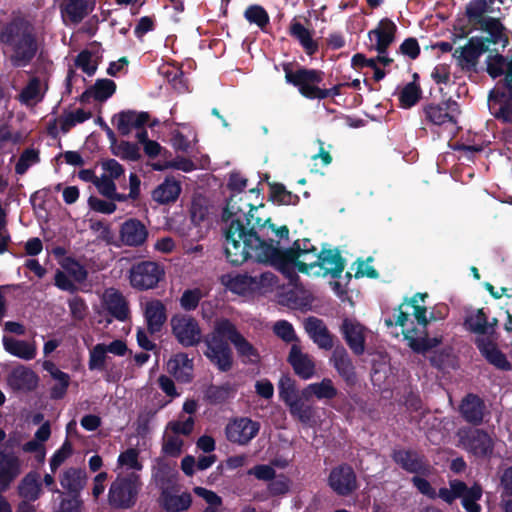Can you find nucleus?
Here are the masks:
<instances>
[{"instance_id": "nucleus-1", "label": "nucleus", "mask_w": 512, "mask_h": 512, "mask_svg": "<svg viewBox=\"0 0 512 512\" xmlns=\"http://www.w3.org/2000/svg\"><path fill=\"white\" fill-rule=\"evenodd\" d=\"M260 204L259 207H263ZM258 206L248 203L242 196H231L222 210L221 220L226 224L224 230V253L227 261L233 266H240L252 260L256 263L269 264L259 260L260 248L253 238L267 245H275L272 239L266 240L263 230L268 227L279 240H289V228L286 225L277 227L267 218L262 220L254 216Z\"/></svg>"}, {"instance_id": "nucleus-2", "label": "nucleus", "mask_w": 512, "mask_h": 512, "mask_svg": "<svg viewBox=\"0 0 512 512\" xmlns=\"http://www.w3.org/2000/svg\"><path fill=\"white\" fill-rule=\"evenodd\" d=\"M0 44L14 68L28 66L38 52L34 25L24 17H14L0 30Z\"/></svg>"}, {"instance_id": "nucleus-3", "label": "nucleus", "mask_w": 512, "mask_h": 512, "mask_svg": "<svg viewBox=\"0 0 512 512\" xmlns=\"http://www.w3.org/2000/svg\"><path fill=\"white\" fill-rule=\"evenodd\" d=\"M260 248L258 254L259 260L268 261L269 265L281 272L285 277L291 278L294 275V269L300 273L308 274L309 271L317 267L320 259V251L316 247L309 251L299 253V243L293 242L288 248L279 247L280 241L276 245H267L260 242L258 238H253Z\"/></svg>"}, {"instance_id": "nucleus-4", "label": "nucleus", "mask_w": 512, "mask_h": 512, "mask_svg": "<svg viewBox=\"0 0 512 512\" xmlns=\"http://www.w3.org/2000/svg\"><path fill=\"white\" fill-rule=\"evenodd\" d=\"M228 318L215 322L213 330L204 336V355L220 372H228L234 365V356L228 340Z\"/></svg>"}, {"instance_id": "nucleus-5", "label": "nucleus", "mask_w": 512, "mask_h": 512, "mask_svg": "<svg viewBox=\"0 0 512 512\" xmlns=\"http://www.w3.org/2000/svg\"><path fill=\"white\" fill-rule=\"evenodd\" d=\"M403 304H407L413 308V315L421 328L412 327L403 331L404 339L407 340L411 350L418 354H426L433 348L442 343L443 337H429L428 325L429 316H427V308L419 305L417 300L405 298Z\"/></svg>"}, {"instance_id": "nucleus-6", "label": "nucleus", "mask_w": 512, "mask_h": 512, "mask_svg": "<svg viewBox=\"0 0 512 512\" xmlns=\"http://www.w3.org/2000/svg\"><path fill=\"white\" fill-rule=\"evenodd\" d=\"M282 70L285 73V81L296 87L299 93L310 100H318L321 87L319 84L324 79V72L318 69L298 67L293 70V62H283Z\"/></svg>"}, {"instance_id": "nucleus-7", "label": "nucleus", "mask_w": 512, "mask_h": 512, "mask_svg": "<svg viewBox=\"0 0 512 512\" xmlns=\"http://www.w3.org/2000/svg\"><path fill=\"white\" fill-rule=\"evenodd\" d=\"M141 487L140 476L134 472L118 475L109 487L108 504L113 509L126 510L134 507Z\"/></svg>"}, {"instance_id": "nucleus-8", "label": "nucleus", "mask_w": 512, "mask_h": 512, "mask_svg": "<svg viewBox=\"0 0 512 512\" xmlns=\"http://www.w3.org/2000/svg\"><path fill=\"white\" fill-rule=\"evenodd\" d=\"M128 272L131 287L138 291L154 289L165 278L164 266L152 260L137 261Z\"/></svg>"}, {"instance_id": "nucleus-9", "label": "nucleus", "mask_w": 512, "mask_h": 512, "mask_svg": "<svg viewBox=\"0 0 512 512\" xmlns=\"http://www.w3.org/2000/svg\"><path fill=\"white\" fill-rule=\"evenodd\" d=\"M487 103L497 121L512 125V84L500 79L489 91Z\"/></svg>"}, {"instance_id": "nucleus-10", "label": "nucleus", "mask_w": 512, "mask_h": 512, "mask_svg": "<svg viewBox=\"0 0 512 512\" xmlns=\"http://www.w3.org/2000/svg\"><path fill=\"white\" fill-rule=\"evenodd\" d=\"M171 333L177 342L185 347H196L203 341L198 321L187 314H175L170 319Z\"/></svg>"}, {"instance_id": "nucleus-11", "label": "nucleus", "mask_w": 512, "mask_h": 512, "mask_svg": "<svg viewBox=\"0 0 512 512\" xmlns=\"http://www.w3.org/2000/svg\"><path fill=\"white\" fill-rule=\"evenodd\" d=\"M463 448L479 459L490 458L494 451V440L484 429L463 428L458 432Z\"/></svg>"}, {"instance_id": "nucleus-12", "label": "nucleus", "mask_w": 512, "mask_h": 512, "mask_svg": "<svg viewBox=\"0 0 512 512\" xmlns=\"http://www.w3.org/2000/svg\"><path fill=\"white\" fill-rule=\"evenodd\" d=\"M423 120L434 126H448L457 129V117L460 114V107L457 101L444 100L440 103H427L422 107Z\"/></svg>"}, {"instance_id": "nucleus-13", "label": "nucleus", "mask_w": 512, "mask_h": 512, "mask_svg": "<svg viewBox=\"0 0 512 512\" xmlns=\"http://www.w3.org/2000/svg\"><path fill=\"white\" fill-rule=\"evenodd\" d=\"M390 456L396 465L413 476L416 474L431 476L433 473L434 468L427 457L415 449L395 448Z\"/></svg>"}, {"instance_id": "nucleus-14", "label": "nucleus", "mask_w": 512, "mask_h": 512, "mask_svg": "<svg viewBox=\"0 0 512 512\" xmlns=\"http://www.w3.org/2000/svg\"><path fill=\"white\" fill-rule=\"evenodd\" d=\"M328 486L338 496L347 497L358 488L357 476L353 467L347 463L333 467L329 473Z\"/></svg>"}, {"instance_id": "nucleus-15", "label": "nucleus", "mask_w": 512, "mask_h": 512, "mask_svg": "<svg viewBox=\"0 0 512 512\" xmlns=\"http://www.w3.org/2000/svg\"><path fill=\"white\" fill-rule=\"evenodd\" d=\"M259 430V422L248 417H235L227 423L225 435L229 442L245 446L257 436Z\"/></svg>"}, {"instance_id": "nucleus-16", "label": "nucleus", "mask_w": 512, "mask_h": 512, "mask_svg": "<svg viewBox=\"0 0 512 512\" xmlns=\"http://www.w3.org/2000/svg\"><path fill=\"white\" fill-rule=\"evenodd\" d=\"M167 467L159 469L157 481L161 484V492L159 496V504L166 512H182L190 508L192 504V496L189 492H183L181 495L172 493L169 487H164L169 482L166 476Z\"/></svg>"}, {"instance_id": "nucleus-17", "label": "nucleus", "mask_w": 512, "mask_h": 512, "mask_svg": "<svg viewBox=\"0 0 512 512\" xmlns=\"http://www.w3.org/2000/svg\"><path fill=\"white\" fill-rule=\"evenodd\" d=\"M228 340L234 346L237 356L243 364L257 365L260 363L261 356L258 349L250 343L237 329L236 325L228 319Z\"/></svg>"}, {"instance_id": "nucleus-18", "label": "nucleus", "mask_w": 512, "mask_h": 512, "mask_svg": "<svg viewBox=\"0 0 512 512\" xmlns=\"http://www.w3.org/2000/svg\"><path fill=\"white\" fill-rule=\"evenodd\" d=\"M304 330L312 342L321 350L330 351L336 345L335 335L330 332L324 320L309 316L303 322Z\"/></svg>"}, {"instance_id": "nucleus-19", "label": "nucleus", "mask_w": 512, "mask_h": 512, "mask_svg": "<svg viewBox=\"0 0 512 512\" xmlns=\"http://www.w3.org/2000/svg\"><path fill=\"white\" fill-rule=\"evenodd\" d=\"M340 332L346 344L356 356L365 352L366 327L355 319L345 317L340 325Z\"/></svg>"}, {"instance_id": "nucleus-20", "label": "nucleus", "mask_w": 512, "mask_h": 512, "mask_svg": "<svg viewBox=\"0 0 512 512\" xmlns=\"http://www.w3.org/2000/svg\"><path fill=\"white\" fill-rule=\"evenodd\" d=\"M330 363L348 386L356 384L357 373L355 366L348 351L341 343L336 344L333 348Z\"/></svg>"}, {"instance_id": "nucleus-21", "label": "nucleus", "mask_w": 512, "mask_h": 512, "mask_svg": "<svg viewBox=\"0 0 512 512\" xmlns=\"http://www.w3.org/2000/svg\"><path fill=\"white\" fill-rule=\"evenodd\" d=\"M475 345L486 361L501 371H511L512 364L506 355L497 347V344L489 337H477Z\"/></svg>"}, {"instance_id": "nucleus-22", "label": "nucleus", "mask_w": 512, "mask_h": 512, "mask_svg": "<svg viewBox=\"0 0 512 512\" xmlns=\"http://www.w3.org/2000/svg\"><path fill=\"white\" fill-rule=\"evenodd\" d=\"M287 362L293 368L294 373L303 380L311 379L315 375L316 365L313 358L304 353L298 344H292Z\"/></svg>"}, {"instance_id": "nucleus-23", "label": "nucleus", "mask_w": 512, "mask_h": 512, "mask_svg": "<svg viewBox=\"0 0 512 512\" xmlns=\"http://www.w3.org/2000/svg\"><path fill=\"white\" fill-rule=\"evenodd\" d=\"M119 237L124 245L139 247L146 242L148 230L139 219L129 218L121 224Z\"/></svg>"}, {"instance_id": "nucleus-24", "label": "nucleus", "mask_w": 512, "mask_h": 512, "mask_svg": "<svg viewBox=\"0 0 512 512\" xmlns=\"http://www.w3.org/2000/svg\"><path fill=\"white\" fill-rule=\"evenodd\" d=\"M22 463L15 453L0 450V490H8L21 474Z\"/></svg>"}, {"instance_id": "nucleus-25", "label": "nucleus", "mask_w": 512, "mask_h": 512, "mask_svg": "<svg viewBox=\"0 0 512 512\" xmlns=\"http://www.w3.org/2000/svg\"><path fill=\"white\" fill-rule=\"evenodd\" d=\"M486 405L484 400L474 393H468L459 406L462 418L469 424L479 426L484 419Z\"/></svg>"}, {"instance_id": "nucleus-26", "label": "nucleus", "mask_w": 512, "mask_h": 512, "mask_svg": "<svg viewBox=\"0 0 512 512\" xmlns=\"http://www.w3.org/2000/svg\"><path fill=\"white\" fill-rule=\"evenodd\" d=\"M148 112H136L134 110H125L114 115L112 121L115 123L118 132L122 136H128L133 129L143 128L149 121Z\"/></svg>"}, {"instance_id": "nucleus-27", "label": "nucleus", "mask_w": 512, "mask_h": 512, "mask_svg": "<svg viewBox=\"0 0 512 512\" xmlns=\"http://www.w3.org/2000/svg\"><path fill=\"white\" fill-rule=\"evenodd\" d=\"M397 32L396 24L389 18H383L375 29L369 31L368 36L376 39L374 49L379 54H387L389 46L395 41Z\"/></svg>"}, {"instance_id": "nucleus-28", "label": "nucleus", "mask_w": 512, "mask_h": 512, "mask_svg": "<svg viewBox=\"0 0 512 512\" xmlns=\"http://www.w3.org/2000/svg\"><path fill=\"white\" fill-rule=\"evenodd\" d=\"M17 494L21 501L33 503L40 499L43 494L41 475L39 472L29 471L18 483Z\"/></svg>"}, {"instance_id": "nucleus-29", "label": "nucleus", "mask_w": 512, "mask_h": 512, "mask_svg": "<svg viewBox=\"0 0 512 512\" xmlns=\"http://www.w3.org/2000/svg\"><path fill=\"white\" fill-rule=\"evenodd\" d=\"M346 266V260L342 257L340 251L335 249H325L320 251V259L317 267L323 270V275H330L333 279L341 277Z\"/></svg>"}, {"instance_id": "nucleus-30", "label": "nucleus", "mask_w": 512, "mask_h": 512, "mask_svg": "<svg viewBox=\"0 0 512 512\" xmlns=\"http://www.w3.org/2000/svg\"><path fill=\"white\" fill-rule=\"evenodd\" d=\"M104 304L108 313L116 320L124 322L129 319V303L119 290L107 291L104 295Z\"/></svg>"}, {"instance_id": "nucleus-31", "label": "nucleus", "mask_w": 512, "mask_h": 512, "mask_svg": "<svg viewBox=\"0 0 512 512\" xmlns=\"http://www.w3.org/2000/svg\"><path fill=\"white\" fill-rule=\"evenodd\" d=\"M487 51H490L489 46L485 45L482 39L471 37L460 51L459 60L462 62V67L469 71H475L479 57Z\"/></svg>"}, {"instance_id": "nucleus-32", "label": "nucleus", "mask_w": 512, "mask_h": 512, "mask_svg": "<svg viewBox=\"0 0 512 512\" xmlns=\"http://www.w3.org/2000/svg\"><path fill=\"white\" fill-rule=\"evenodd\" d=\"M144 318L150 334L159 333L167 320L166 307L162 301L155 299L148 301L145 306Z\"/></svg>"}, {"instance_id": "nucleus-33", "label": "nucleus", "mask_w": 512, "mask_h": 512, "mask_svg": "<svg viewBox=\"0 0 512 512\" xmlns=\"http://www.w3.org/2000/svg\"><path fill=\"white\" fill-rule=\"evenodd\" d=\"M168 371L178 381L189 383L193 379V359L189 358L187 353L180 352L175 354L167 364Z\"/></svg>"}, {"instance_id": "nucleus-34", "label": "nucleus", "mask_w": 512, "mask_h": 512, "mask_svg": "<svg viewBox=\"0 0 512 512\" xmlns=\"http://www.w3.org/2000/svg\"><path fill=\"white\" fill-rule=\"evenodd\" d=\"M181 191V183L174 177L167 176L164 181L152 191L151 196L158 204L167 205L176 202Z\"/></svg>"}, {"instance_id": "nucleus-35", "label": "nucleus", "mask_w": 512, "mask_h": 512, "mask_svg": "<svg viewBox=\"0 0 512 512\" xmlns=\"http://www.w3.org/2000/svg\"><path fill=\"white\" fill-rule=\"evenodd\" d=\"M495 0H471L465 8V16L472 29L489 18L493 12Z\"/></svg>"}, {"instance_id": "nucleus-36", "label": "nucleus", "mask_w": 512, "mask_h": 512, "mask_svg": "<svg viewBox=\"0 0 512 512\" xmlns=\"http://www.w3.org/2000/svg\"><path fill=\"white\" fill-rule=\"evenodd\" d=\"M488 34L487 37H479L485 45L502 43L505 46L508 43V37L505 35V27L499 18L489 17L474 28Z\"/></svg>"}, {"instance_id": "nucleus-37", "label": "nucleus", "mask_w": 512, "mask_h": 512, "mask_svg": "<svg viewBox=\"0 0 512 512\" xmlns=\"http://www.w3.org/2000/svg\"><path fill=\"white\" fill-rule=\"evenodd\" d=\"M37 374L26 367L14 369L8 378V383L16 391H33L38 385Z\"/></svg>"}, {"instance_id": "nucleus-38", "label": "nucleus", "mask_w": 512, "mask_h": 512, "mask_svg": "<svg viewBox=\"0 0 512 512\" xmlns=\"http://www.w3.org/2000/svg\"><path fill=\"white\" fill-rule=\"evenodd\" d=\"M86 472L80 468H68L60 476V484L68 495L80 496L86 485Z\"/></svg>"}, {"instance_id": "nucleus-39", "label": "nucleus", "mask_w": 512, "mask_h": 512, "mask_svg": "<svg viewBox=\"0 0 512 512\" xmlns=\"http://www.w3.org/2000/svg\"><path fill=\"white\" fill-rule=\"evenodd\" d=\"M289 34L300 43L307 55L313 56L318 52L317 41L313 40L312 32L302 23L296 20L292 21L289 26Z\"/></svg>"}, {"instance_id": "nucleus-40", "label": "nucleus", "mask_w": 512, "mask_h": 512, "mask_svg": "<svg viewBox=\"0 0 512 512\" xmlns=\"http://www.w3.org/2000/svg\"><path fill=\"white\" fill-rule=\"evenodd\" d=\"M286 406L289 409L290 415L301 424L312 426L315 423L316 410L312 405L307 404L300 398H296L286 404Z\"/></svg>"}, {"instance_id": "nucleus-41", "label": "nucleus", "mask_w": 512, "mask_h": 512, "mask_svg": "<svg viewBox=\"0 0 512 512\" xmlns=\"http://www.w3.org/2000/svg\"><path fill=\"white\" fill-rule=\"evenodd\" d=\"M235 392V387L229 382L222 385L211 384L205 390L204 398L211 405H221L233 397Z\"/></svg>"}, {"instance_id": "nucleus-42", "label": "nucleus", "mask_w": 512, "mask_h": 512, "mask_svg": "<svg viewBox=\"0 0 512 512\" xmlns=\"http://www.w3.org/2000/svg\"><path fill=\"white\" fill-rule=\"evenodd\" d=\"M465 329L480 336L487 335L488 315L483 308L468 312L463 323Z\"/></svg>"}, {"instance_id": "nucleus-43", "label": "nucleus", "mask_w": 512, "mask_h": 512, "mask_svg": "<svg viewBox=\"0 0 512 512\" xmlns=\"http://www.w3.org/2000/svg\"><path fill=\"white\" fill-rule=\"evenodd\" d=\"M510 63L511 58H508L507 56L498 53L496 50H493L490 51V54L487 56L486 71L488 75L493 79L499 78L501 76L504 78L509 71Z\"/></svg>"}, {"instance_id": "nucleus-44", "label": "nucleus", "mask_w": 512, "mask_h": 512, "mask_svg": "<svg viewBox=\"0 0 512 512\" xmlns=\"http://www.w3.org/2000/svg\"><path fill=\"white\" fill-rule=\"evenodd\" d=\"M268 200L277 205H297L300 198L297 194L288 191L284 184L273 182L269 183Z\"/></svg>"}, {"instance_id": "nucleus-45", "label": "nucleus", "mask_w": 512, "mask_h": 512, "mask_svg": "<svg viewBox=\"0 0 512 512\" xmlns=\"http://www.w3.org/2000/svg\"><path fill=\"white\" fill-rule=\"evenodd\" d=\"M3 345L8 353L21 359L31 360L36 355L35 348L23 340L5 336L3 337Z\"/></svg>"}, {"instance_id": "nucleus-46", "label": "nucleus", "mask_w": 512, "mask_h": 512, "mask_svg": "<svg viewBox=\"0 0 512 512\" xmlns=\"http://www.w3.org/2000/svg\"><path fill=\"white\" fill-rule=\"evenodd\" d=\"M61 13L72 23H80L89 13L87 0H67L61 5Z\"/></svg>"}, {"instance_id": "nucleus-47", "label": "nucleus", "mask_w": 512, "mask_h": 512, "mask_svg": "<svg viewBox=\"0 0 512 512\" xmlns=\"http://www.w3.org/2000/svg\"><path fill=\"white\" fill-rule=\"evenodd\" d=\"M414 81L406 84L399 93L400 106L404 109H410L415 106L422 98V89L420 85L415 81L418 78V74H414Z\"/></svg>"}, {"instance_id": "nucleus-48", "label": "nucleus", "mask_w": 512, "mask_h": 512, "mask_svg": "<svg viewBox=\"0 0 512 512\" xmlns=\"http://www.w3.org/2000/svg\"><path fill=\"white\" fill-rule=\"evenodd\" d=\"M111 150L115 156L124 160L138 161L141 158L138 145L129 141L123 140L119 144L116 142L114 145H111Z\"/></svg>"}, {"instance_id": "nucleus-49", "label": "nucleus", "mask_w": 512, "mask_h": 512, "mask_svg": "<svg viewBox=\"0 0 512 512\" xmlns=\"http://www.w3.org/2000/svg\"><path fill=\"white\" fill-rule=\"evenodd\" d=\"M244 17L248 22L256 24L262 31H265L270 21L267 11L257 4L248 6Z\"/></svg>"}, {"instance_id": "nucleus-50", "label": "nucleus", "mask_w": 512, "mask_h": 512, "mask_svg": "<svg viewBox=\"0 0 512 512\" xmlns=\"http://www.w3.org/2000/svg\"><path fill=\"white\" fill-rule=\"evenodd\" d=\"M483 494L482 487L475 483L470 489L461 497V503L463 508L467 512H481V506L478 501L481 499Z\"/></svg>"}, {"instance_id": "nucleus-51", "label": "nucleus", "mask_w": 512, "mask_h": 512, "mask_svg": "<svg viewBox=\"0 0 512 512\" xmlns=\"http://www.w3.org/2000/svg\"><path fill=\"white\" fill-rule=\"evenodd\" d=\"M94 92V100L104 102L116 92V83L108 78L97 79L91 86Z\"/></svg>"}, {"instance_id": "nucleus-52", "label": "nucleus", "mask_w": 512, "mask_h": 512, "mask_svg": "<svg viewBox=\"0 0 512 512\" xmlns=\"http://www.w3.org/2000/svg\"><path fill=\"white\" fill-rule=\"evenodd\" d=\"M314 397L318 400H332L339 391L330 378H323L320 382L313 383L311 387Z\"/></svg>"}, {"instance_id": "nucleus-53", "label": "nucleus", "mask_w": 512, "mask_h": 512, "mask_svg": "<svg viewBox=\"0 0 512 512\" xmlns=\"http://www.w3.org/2000/svg\"><path fill=\"white\" fill-rule=\"evenodd\" d=\"M40 162L39 150L34 148H26L20 155L16 165L15 173L17 175H24L28 169Z\"/></svg>"}, {"instance_id": "nucleus-54", "label": "nucleus", "mask_w": 512, "mask_h": 512, "mask_svg": "<svg viewBox=\"0 0 512 512\" xmlns=\"http://www.w3.org/2000/svg\"><path fill=\"white\" fill-rule=\"evenodd\" d=\"M107 352L105 344H96L89 352L88 368L91 371H103L106 368Z\"/></svg>"}, {"instance_id": "nucleus-55", "label": "nucleus", "mask_w": 512, "mask_h": 512, "mask_svg": "<svg viewBox=\"0 0 512 512\" xmlns=\"http://www.w3.org/2000/svg\"><path fill=\"white\" fill-rule=\"evenodd\" d=\"M279 397L286 404L298 398L295 381L288 375H283L278 383Z\"/></svg>"}, {"instance_id": "nucleus-56", "label": "nucleus", "mask_w": 512, "mask_h": 512, "mask_svg": "<svg viewBox=\"0 0 512 512\" xmlns=\"http://www.w3.org/2000/svg\"><path fill=\"white\" fill-rule=\"evenodd\" d=\"M93 53L84 49L78 53L74 60V65L81 69L88 76H93L98 68V61H92Z\"/></svg>"}, {"instance_id": "nucleus-57", "label": "nucleus", "mask_w": 512, "mask_h": 512, "mask_svg": "<svg viewBox=\"0 0 512 512\" xmlns=\"http://www.w3.org/2000/svg\"><path fill=\"white\" fill-rule=\"evenodd\" d=\"M40 79L36 76L32 77L27 85L22 89L19 94V101L23 104H30L40 98Z\"/></svg>"}, {"instance_id": "nucleus-58", "label": "nucleus", "mask_w": 512, "mask_h": 512, "mask_svg": "<svg viewBox=\"0 0 512 512\" xmlns=\"http://www.w3.org/2000/svg\"><path fill=\"white\" fill-rule=\"evenodd\" d=\"M63 268L65 272L77 283H83L88 277V271L86 268L79 261L73 258H67L63 264Z\"/></svg>"}, {"instance_id": "nucleus-59", "label": "nucleus", "mask_w": 512, "mask_h": 512, "mask_svg": "<svg viewBox=\"0 0 512 512\" xmlns=\"http://www.w3.org/2000/svg\"><path fill=\"white\" fill-rule=\"evenodd\" d=\"M202 297L203 294L199 288L187 289L183 292L179 303L184 311H193L198 307Z\"/></svg>"}, {"instance_id": "nucleus-60", "label": "nucleus", "mask_w": 512, "mask_h": 512, "mask_svg": "<svg viewBox=\"0 0 512 512\" xmlns=\"http://www.w3.org/2000/svg\"><path fill=\"white\" fill-rule=\"evenodd\" d=\"M53 379L56 383L50 389V397L54 400L62 399L66 393L70 384V376L65 372H59L54 374Z\"/></svg>"}, {"instance_id": "nucleus-61", "label": "nucleus", "mask_w": 512, "mask_h": 512, "mask_svg": "<svg viewBox=\"0 0 512 512\" xmlns=\"http://www.w3.org/2000/svg\"><path fill=\"white\" fill-rule=\"evenodd\" d=\"M273 332L286 343L298 341L293 325L286 320L277 321L274 324Z\"/></svg>"}, {"instance_id": "nucleus-62", "label": "nucleus", "mask_w": 512, "mask_h": 512, "mask_svg": "<svg viewBox=\"0 0 512 512\" xmlns=\"http://www.w3.org/2000/svg\"><path fill=\"white\" fill-rule=\"evenodd\" d=\"M452 359V348L445 347L440 350L434 351V353L429 358V361L431 366L439 370H442L446 367L451 366Z\"/></svg>"}, {"instance_id": "nucleus-63", "label": "nucleus", "mask_w": 512, "mask_h": 512, "mask_svg": "<svg viewBox=\"0 0 512 512\" xmlns=\"http://www.w3.org/2000/svg\"><path fill=\"white\" fill-rule=\"evenodd\" d=\"M139 452L135 448H128L125 451L121 452L118 456V464L121 467H127L133 470H141L143 468L142 464L139 462Z\"/></svg>"}, {"instance_id": "nucleus-64", "label": "nucleus", "mask_w": 512, "mask_h": 512, "mask_svg": "<svg viewBox=\"0 0 512 512\" xmlns=\"http://www.w3.org/2000/svg\"><path fill=\"white\" fill-rule=\"evenodd\" d=\"M428 477L429 476L416 474L411 478V483L419 493L430 499H435L437 497V493L436 490L432 487L431 483L426 479Z\"/></svg>"}]
</instances>
